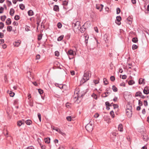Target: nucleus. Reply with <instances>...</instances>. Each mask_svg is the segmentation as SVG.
<instances>
[{"label": "nucleus", "mask_w": 149, "mask_h": 149, "mask_svg": "<svg viewBox=\"0 0 149 149\" xmlns=\"http://www.w3.org/2000/svg\"><path fill=\"white\" fill-rule=\"evenodd\" d=\"M105 91L106 92H104L103 95L105 94V96H104V97H106L108 96V95L107 94H111V93L112 92L111 90L110 87L107 88L106 89Z\"/></svg>", "instance_id": "obj_5"}, {"label": "nucleus", "mask_w": 149, "mask_h": 149, "mask_svg": "<svg viewBox=\"0 0 149 149\" xmlns=\"http://www.w3.org/2000/svg\"><path fill=\"white\" fill-rule=\"evenodd\" d=\"M103 82L104 83V84L105 85H106L108 84V81L107 79L105 78H104L103 79Z\"/></svg>", "instance_id": "obj_38"}, {"label": "nucleus", "mask_w": 149, "mask_h": 149, "mask_svg": "<svg viewBox=\"0 0 149 149\" xmlns=\"http://www.w3.org/2000/svg\"><path fill=\"white\" fill-rule=\"evenodd\" d=\"M127 110H129V111L132 110V106L131 104L130 103H128L127 104Z\"/></svg>", "instance_id": "obj_16"}, {"label": "nucleus", "mask_w": 149, "mask_h": 149, "mask_svg": "<svg viewBox=\"0 0 149 149\" xmlns=\"http://www.w3.org/2000/svg\"><path fill=\"white\" fill-rule=\"evenodd\" d=\"M28 14L29 16H32L34 15V13L32 10H30L28 11Z\"/></svg>", "instance_id": "obj_21"}, {"label": "nucleus", "mask_w": 149, "mask_h": 149, "mask_svg": "<svg viewBox=\"0 0 149 149\" xmlns=\"http://www.w3.org/2000/svg\"><path fill=\"white\" fill-rule=\"evenodd\" d=\"M126 113L127 117L129 118H130L132 117V110L129 111V110H126Z\"/></svg>", "instance_id": "obj_9"}, {"label": "nucleus", "mask_w": 149, "mask_h": 149, "mask_svg": "<svg viewBox=\"0 0 149 149\" xmlns=\"http://www.w3.org/2000/svg\"><path fill=\"white\" fill-rule=\"evenodd\" d=\"M4 24L3 23V22H0V29H2L4 27Z\"/></svg>", "instance_id": "obj_43"}, {"label": "nucleus", "mask_w": 149, "mask_h": 149, "mask_svg": "<svg viewBox=\"0 0 149 149\" xmlns=\"http://www.w3.org/2000/svg\"><path fill=\"white\" fill-rule=\"evenodd\" d=\"M143 93L144 94L147 95L149 93V87L146 86L143 90Z\"/></svg>", "instance_id": "obj_11"}, {"label": "nucleus", "mask_w": 149, "mask_h": 149, "mask_svg": "<svg viewBox=\"0 0 149 149\" xmlns=\"http://www.w3.org/2000/svg\"><path fill=\"white\" fill-rule=\"evenodd\" d=\"M12 29V27L11 26H8L7 27V30L8 31L10 32Z\"/></svg>", "instance_id": "obj_30"}, {"label": "nucleus", "mask_w": 149, "mask_h": 149, "mask_svg": "<svg viewBox=\"0 0 149 149\" xmlns=\"http://www.w3.org/2000/svg\"><path fill=\"white\" fill-rule=\"evenodd\" d=\"M113 109H115L116 108H118V105L117 104H113Z\"/></svg>", "instance_id": "obj_61"}, {"label": "nucleus", "mask_w": 149, "mask_h": 149, "mask_svg": "<svg viewBox=\"0 0 149 149\" xmlns=\"http://www.w3.org/2000/svg\"><path fill=\"white\" fill-rule=\"evenodd\" d=\"M54 130H55L56 131L58 132L59 133V131L61 130L59 128H58L56 127L55 128L54 127V128H53Z\"/></svg>", "instance_id": "obj_59"}, {"label": "nucleus", "mask_w": 149, "mask_h": 149, "mask_svg": "<svg viewBox=\"0 0 149 149\" xmlns=\"http://www.w3.org/2000/svg\"><path fill=\"white\" fill-rule=\"evenodd\" d=\"M38 92L40 94V95L42 94L43 93V91L40 88H39L38 89Z\"/></svg>", "instance_id": "obj_48"}, {"label": "nucleus", "mask_w": 149, "mask_h": 149, "mask_svg": "<svg viewBox=\"0 0 149 149\" xmlns=\"http://www.w3.org/2000/svg\"><path fill=\"white\" fill-rule=\"evenodd\" d=\"M42 36L43 34L42 33H41L38 35L37 39L38 40L40 41L42 37Z\"/></svg>", "instance_id": "obj_26"}, {"label": "nucleus", "mask_w": 149, "mask_h": 149, "mask_svg": "<svg viewBox=\"0 0 149 149\" xmlns=\"http://www.w3.org/2000/svg\"><path fill=\"white\" fill-rule=\"evenodd\" d=\"M68 2L66 1H64L63 2V5L64 6H65L67 5L68 4Z\"/></svg>", "instance_id": "obj_51"}, {"label": "nucleus", "mask_w": 149, "mask_h": 149, "mask_svg": "<svg viewBox=\"0 0 149 149\" xmlns=\"http://www.w3.org/2000/svg\"><path fill=\"white\" fill-rule=\"evenodd\" d=\"M57 26L59 29H60L62 26V24L61 22H58L57 24Z\"/></svg>", "instance_id": "obj_47"}, {"label": "nucleus", "mask_w": 149, "mask_h": 149, "mask_svg": "<svg viewBox=\"0 0 149 149\" xmlns=\"http://www.w3.org/2000/svg\"><path fill=\"white\" fill-rule=\"evenodd\" d=\"M55 86L58 87L61 89H63V87H66L67 86L65 84H59L57 83H55Z\"/></svg>", "instance_id": "obj_7"}, {"label": "nucleus", "mask_w": 149, "mask_h": 149, "mask_svg": "<svg viewBox=\"0 0 149 149\" xmlns=\"http://www.w3.org/2000/svg\"><path fill=\"white\" fill-rule=\"evenodd\" d=\"M13 44L15 46L18 47L20 43L19 42H15Z\"/></svg>", "instance_id": "obj_49"}, {"label": "nucleus", "mask_w": 149, "mask_h": 149, "mask_svg": "<svg viewBox=\"0 0 149 149\" xmlns=\"http://www.w3.org/2000/svg\"><path fill=\"white\" fill-rule=\"evenodd\" d=\"M91 96L93 97L95 100H97V95L95 93H93L92 95Z\"/></svg>", "instance_id": "obj_33"}, {"label": "nucleus", "mask_w": 149, "mask_h": 149, "mask_svg": "<svg viewBox=\"0 0 149 149\" xmlns=\"http://www.w3.org/2000/svg\"><path fill=\"white\" fill-rule=\"evenodd\" d=\"M110 138L112 141H118V134L115 132H112L110 134Z\"/></svg>", "instance_id": "obj_3"}, {"label": "nucleus", "mask_w": 149, "mask_h": 149, "mask_svg": "<svg viewBox=\"0 0 149 149\" xmlns=\"http://www.w3.org/2000/svg\"><path fill=\"white\" fill-rule=\"evenodd\" d=\"M77 26H78L77 28H78L79 26H81L80 22L79 21H77L74 23H73L72 25V27L73 28H75Z\"/></svg>", "instance_id": "obj_10"}, {"label": "nucleus", "mask_w": 149, "mask_h": 149, "mask_svg": "<svg viewBox=\"0 0 149 149\" xmlns=\"http://www.w3.org/2000/svg\"><path fill=\"white\" fill-rule=\"evenodd\" d=\"M142 95V93L141 92L139 91L136 92L135 95V97L139 96L140 97L141 96V95Z\"/></svg>", "instance_id": "obj_25"}, {"label": "nucleus", "mask_w": 149, "mask_h": 149, "mask_svg": "<svg viewBox=\"0 0 149 149\" xmlns=\"http://www.w3.org/2000/svg\"><path fill=\"white\" fill-rule=\"evenodd\" d=\"M53 10L56 12H58L59 11V8L58 6L55 5L54 6Z\"/></svg>", "instance_id": "obj_14"}, {"label": "nucleus", "mask_w": 149, "mask_h": 149, "mask_svg": "<svg viewBox=\"0 0 149 149\" xmlns=\"http://www.w3.org/2000/svg\"><path fill=\"white\" fill-rule=\"evenodd\" d=\"M144 79H143L142 78H140L139 79V84H144L145 82H144Z\"/></svg>", "instance_id": "obj_23"}, {"label": "nucleus", "mask_w": 149, "mask_h": 149, "mask_svg": "<svg viewBox=\"0 0 149 149\" xmlns=\"http://www.w3.org/2000/svg\"><path fill=\"white\" fill-rule=\"evenodd\" d=\"M4 8L2 7H0V14L3 13Z\"/></svg>", "instance_id": "obj_55"}, {"label": "nucleus", "mask_w": 149, "mask_h": 149, "mask_svg": "<svg viewBox=\"0 0 149 149\" xmlns=\"http://www.w3.org/2000/svg\"><path fill=\"white\" fill-rule=\"evenodd\" d=\"M132 41L134 43H136L138 41V39L137 37H134L132 38Z\"/></svg>", "instance_id": "obj_31"}, {"label": "nucleus", "mask_w": 149, "mask_h": 149, "mask_svg": "<svg viewBox=\"0 0 149 149\" xmlns=\"http://www.w3.org/2000/svg\"><path fill=\"white\" fill-rule=\"evenodd\" d=\"M15 10L13 8H11L10 9V14L11 16H13L14 13H15Z\"/></svg>", "instance_id": "obj_24"}, {"label": "nucleus", "mask_w": 149, "mask_h": 149, "mask_svg": "<svg viewBox=\"0 0 149 149\" xmlns=\"http://www.w3.org/2000/svg\"><path fill=\"white\" fill-rule=\"evenodd\" d=\"M104 40L105 42L108 40V36L107 34H105L104 36Z\"/></svg>", "instance_id": "obj_42"}, {"label": "nucleus", "mask_w": 149, "mask_h": 149, "mask_svg": "<svg viewBox=\"0 0 149 149\" xmlns=\"http://www.w3.org/2000/svg\"><path fill=\"white\" fill-rule=\"evenodd\" d=\"M116 20L115 22L118 25H120L121 24L120 21L122 19L121 17L120 16H118L116 17Z\"/></svg>", "instance_id": "obj_6"}, {"label": "nucleus", "mask_w": 149, "mask_h": 149, "mask_svg": "<svg viewBox=\"0 0 149 149\" xmlns=\"http://www.w3.org/2000/svg\"><path fill=\"white\" fill-rule=\"evenodd\" d=\"M45 142L46 143L49 144L50 143V138L49 137H47L45 139Z\"/></svg>", "instance_id": "obj_19"}, {"label": "nucleus", "mask_w": 149, "mask_h": 149, "mask_svg": "<svg viewBox=\"0 0 149 149\" xmlns=\"http://www.w3.org/2000/svg\"><path fill=\"white\" fill-rule=\"evenodd\" d=\"M39 145L42 149H46V146L45 145H43L40 143H39Z\"/></svg>", "instance_id": "obj_45"}, {"label": "nucleus", "mask_w": 149, "mask_h": 149, "mask_svg": "<svg viewBox=\"0 0 149 149\" xmlns=\"http://www.w3.org/2000/svg\"><path fill=\"white\" fill-rule=\"evenodd\" d=\"M134 83V81L133 80H130L128 82V84L129 85H131Z\"/></svg>", "instance_id": "obj_41"}, {"label": "nucleus", "mask_w": 149, "mask_h": 149, "mask_svg": "<svg viewBox=\"0 0 149 149\" xmlns=\"http://www.w3.org/2000/svg\"><path fill=\"white\" fill-rule=\"evenodd\" d=\"M6 2L8 7H10L12 4L11 2L8 0H7L6 1Z\"/></svg>", "instance_id": "obj_37"}, {"label": "nucleus", "mask_w": 149, "mask_h": 149, "mask_svg": "<svg viewBox=\"0 0 149 149\" xmlns=\"http://www.w3.org/2000/svg\"><path fill=\"white\" fill-rule=\"evenodd\" d=\"M24 124V120H19L17 122V125L19 127L22 124Z\"/></svg>", "instance_id": "obj_12"}, {"label": "nucleus", "mask_w": 149, "mask_h": 149, "mask_svg": "<svg viewBox=\"0 0 149 149\" xmlns=\"http://www.w3.org/2000/svg\"><path fill=\"white\" fill-rule=\"evenodd\" d=\"M98 79L97 80H93V82L94 83H95V84H98V83H99V78H98Z\"/></svg>", "instance_id": "obj_62"}, {"label": "nucleus", "mask_w": 149, "mask_h": 149, "mask_svg": "<svg viewBox=\"0 0 149 149\" xmlns=\"http://www.w3.org/2000/svg\"><path fill=\"white\" fill-rule=\"evenodd\" d=\"M123 125L122 124H120L118 126V130L120 132H122L123 131Z\"/></svg>", "instance_id": "obj_17"}, {"label": "nucleus", "mask_w": 149, "mask_h": 149, "mask_svg": "<svg viewBox=\"0 0 149 149\" xmlns=\"http://www.w3.org/2000/svg\"><path fill=\"white\" fill-rule=\"evenodd\" d=\"M29 104L31 107L33 106V101H32L31 99L29 100Z\"/></svg>", "instance_id": "obj_29"}, {"label": "nucleus", "mask_w": 149, "mask_h": 149, "mask_svg": "<svg viewBox=\"0 0 149 149\" xmlns=\"http://www.w3.org/2000/svg\"><path fill=\"white\" fill-rule=\"evenodd\" d=\"M66 119L68 121H71L72 120V117L70 116H67Z\"/></svg>", "instance_id": "obj_56"}, {"label": "nucleus", "mask_w": 149, "mask_h": 149, "mask_svg": "<svg viewBox=\"0 0 149 149\" xmlns=\"http://www.w3.org/2000/svg\"><path fill=\"white\" fill-rule=\"evenodd\" d=\"M11 19L10 18L7 19L6 22V25H9L11 24Z\"/></svg>", "instance_id": "obj_20"}, {"label": "nucleus", "mask_w": 149, "mask_h": 149, "mask_svg": "<svg viewBox=\"0 0 149 149\" xmlns=\"http://www.w3.org/2000/svg\"><path fill=\"white\" fill-rule=\"evenodd\" d=\"M63 37H64L63 35H62L60 36L58 38L57 41H61L62 40H63Z\"/></svg>", "instance_id": "obj_34"}, {"label": "nucleus", "mask_w": 149, "mask_h": 149, "mask_svg": "<svg viewBox=\"0 0 149 149\" xmlns=\"http://www.w3.org/2000/svg\"><path fill=\"white\" fill-rule=\"evenodd\" d=\"M38 116L40 122H41V115L40 113H38Z\"/></svg>", "instance_id": "obj_54"}, {"label": "nucleus", "mask_w": 149, "mask_h": 149, "mask_svg": "<svg viewBox=\"0 0 149 149\" xmlns=\"http://www.w3.org/2000/svg\"><path fill=\"white\" fill-rule=\"evenodd\" d=\"M110 80L112 81H114L115 79V77L114 76H111L110 77Z\"/></svg>", "instance_id": "obj_53"}, {"label": "nucleus", "mask_w": 149, "mask_h": 149, "mask_svg": "<svg viewBox=\"0 0 149 149\" xmlns=\"http://www.w3.org/2000/svg\"><path fill=\"white\" fill-rule=\"evenodd\" d=\"M18 99H16L14 100V105L17 104L18 103Z\"/></svg>", "instance_id": "obj_58"}, {"label": "nucleus", "mask_w": 149, "mask_h": 149, "mask_svg": "<svg viewBox=\"0 0 149 149\" xmlns=\"http://www.w3.org/2000/svg\"><path fill=\"white\" fill-rule=\"evenodd\" d=\"M85 93H82V94H81V95L80 96V95L79 94V95H77V98H76V97H75V98H76V100L75 101V102H76L77 103H79L80 101H80H79V99H78V98L79 97H83L84 95H85Z\"/></svg>", "instance_id": "obj_13"}, {"label": "nucleus", "mask_w": 149, "mask_h": 149, "mask_svg": "<svg viewBox=\"0 0 149 149\" xmlns=\"http://www.w3.org/2000/svg\"><path fill=\"white\" fill-rule=\"evenodd\" d=\"M6 18V16L5 15L2 16L0 17L1 20L3 22H4Z\"/></svg>", "instance_id": "obj_28"}, {"label": "nucleus", "mask_w": 149, "mask_h": 149, "mask_svg": "<svg viewBox=\"0 0 149 149\" xmlns=\"http://www.w3.org/2000/svg\"><path fill=\"white\" fill-rule=\"evenodd\" d=\"M36 21H37V23L36 24L37 25V29H38V26L40 25V22L41 20L40 19V16H37L36 18Z\"/></svg>", "instance_id": "obj_15"}, {"label": "nucleus", "mask_w": 149, "mask_h": 149, "mask_svg": "<svg viewBox=\"0 0 149 149\" xmlns=\"http://www.w3.org/2000/svg\"><path fill=\"white\" fill-rule=\"evenodd\" d=\"M93 125L91 123H88L85 126V128L87 131L91 132L93 130Z\"/></svg>", "instance_id": "obj_4"}, {"label": "nucleus", "mask_w": 149, "mask_h": 149, "mask_svg": "<svg viewBox=\"0 0 149 149\" xmlns=\"http://www.w3.org/2000/svg\"><path fill=\"white\" fill-rule=\"evenodd\" d=\"M30 28V27L29 26H28L27 25H26L25 26V31H30V30L29 29Z\"/></svg>", "instance_id": "obj_57"}, {"label": "nucleus", "mask_w": 149, "mask_h": 149, "mask_svg": "<svg viewBox=\"0 0 149 149\" xmlns=\"http://www.w3.org/2000/svg\"><path fill=\"white\" fill-rule=\"evenodd\" d=\"M110 114L112 118H113L115 117V115L113 111H111L110 113Z\"/></svg>", "instance_id": "obj_39"}, {"label": "nucleus", "mask_w": 149, "mask_h": 149, "mask_svg": "<svg viewBox=\"0 0 149 149\" xmlns=\"http://www.w3.org/2000/svg\"><path fill=\"white\" fill-rule=\"evenodd\" d=\"M132 49L134 50L137 49L138 48V46L136 45L133 44L132 46Z\"/></svg>", "instance_id": "obj_40"}, {"label": "nucleus", "mask_w": 149, "mask_h": 149, "mask_svg": "<svg viewBox=\"0 0 149 149\" xmlns=\"http://www.w3.org/2000/svg\"><path fill=\"white\" fill-rule=\"evenodd\" d=\"M112 89L114 92H116L118 91V88L115 85H113L112 86Z\"/></svg>", "instance_id": "obj_35"}, {"label": "nucleus", "mask_w": 149, "mask_h": 149, "mask_svg": "<svg viewBox=\"0 0 149 149\" xmlns=\"http://www.w3.org/2000/svg\"><path fill=\"white\" fill-rule=\"evenodd\" d=\"M121 10L119 8H116V14H119Z\"/></svg>", "instance_id": "obj_52"}, {"label": "nucleus", "mask_w": 149, "mask_h": 149, "mask_svg": "<svg viewBox=\"0 0 149 149\" xmlns=\"http://www.w3.org/2000/svg\"><path fill=\"white\" fill-rule=\"evenodd\" d=\"M70 36L71 34L70 33H68L65 36V38L67 39L68 40L70 38Z\"/></svg>", "instance_id": "obj_44"}, {"label": "nucleus", "mask_w": 149, "mask_h": 149, "mask_svg": "<svg viewBox=\"0 0 149 149\" xmlns=\"http://www.w3.org/2000/svg\"><path fill=\"white\" fill-rule=\"evenodd\" d=\"M143 139L144 141H147L148 139V136L147 135H143Z\"/></svg>", "instance_id": "obj_36"}, {"label": "nucleus", "mask_w": 149, "mask_h": 149, "mask_svg": "<svg viewBox=\"0 0 149 149\" xmlns=\"http://www.w3.org/2000/svg\"><path fill=\"white\" fill-rule=\"evenodd\" d=\"M20 8L22 10H23L25 8V6L22 3L20 4L19 5Z\"/></svg>", "instance_id": "obj_27"}, {"label": "nucleus", "mask_w": 149, "mask_h": 149, "mask_svg": "<svg viewBox=\"0 0 149 149\" xmlns=\"http://www.w3.org/2000/svg\"><path fill=\"white\" fill-rule=\"evenodd\" d=\"M74 47L75 48L76 51H74L73 50H72L71 49H69L68 51H67L66 49H65V51L68 56V57L70 60L74 58V55H76V52H77V47L75 46H74Z\"/></svg>", "instance_id": "obj_2"}, {"label": "nucleus", "mask_w": 149, "mask_h": 149, "mask_svg": "<svg viewBox=\"0 0 149 149\" xmlns=\"http://www.w3.org/2000/svg\"><path fill=\"white\" fill-rule=\"evenodd\" d=\"M105 105L106 107L108 106V107H111L112 106V105H111V104H110L109 102L108 101L106 102L105 103Z\"/></svg>", "instance_id": "obj_50"}, {"label": "nucleus", "mask_w": 149, "mask_h": 149, "mask_svg": "<svg viewBox=\"0 0 149 149\" xmlns=\"http://www.w3.org/2000/svg\"><path fill=\"white\" fill-rule=\"evenodd\" d=\"M25 122L26 124L28 125H30L32 123V121L30 119L26 120Z\"/></svg>", "instance_id": "obj_22"}, {"label": "nucleus", "mask_w": 149, "mask_h": 149, "mask_svg": "<svg viewBox=\"0 0 149 149\" xmlns=\"http://www.w3.org/2000/svg\"><path fill=\"white\" fill-rule=\"evenodd\" d=\"M10 95V96L12 97H13L14 96L15 93H14L12 91L11 92L9 93Z\"/></svg>", "instance_id": "obj_60"}, {"label": "nucleus", "mask_w": 149, "mask_h": 149, "mask_svg": "<svg viewBox=\"0 0 149 149\" xmlns=\"http://www.w3.org/2000/svg\"><path fill=\"white\" fill-rule=\"evenodd\" d=\"M59 55V53L58 51H56L55 52V55L58 56Z\"/></svg>", "instance_id": "obj_63"}, {"label": "nucleus", "mask_w": 149, "mask_h": 149, "mask_svg": "<svg viewBox=\"0 0 149 149\" xmlns=\"http://www.w3.org/2000/svg\"><path fill=\"white\" fill-rule=\"evenodd\" d=\"M127 20L128 22V24H132V19L131 18L128 17L127 19Z\"/></svg>", "instance_id": "obj_32"}, {"label": "nucleus", "mask_w": 149, "mask_h": 149, "mask_svg": "<svg viewBox=\"0 0 149 149\" xmlns=\"http://www.w3.org/2000/svg\"><path fill=\"white\" fill-rule=\"evenodd\" d=\"M91 76V72L89 71H86V70L84 71V77L81 81V83L83 84L86 82L90 78Z\"/></svg>", "instance_id": "obj_1"}, {"label": "nucleus", "mask_w": 149, "mask_h": 149, "mask_svg": "<svg viewBox=\"0 0 149 149\" xmlns=\"http://www.w3.org/2000/svg\"><path fill=\"white\" fill-rule=\"evenodd\" d=\"M20 19V17L19 15H16L14 17V19L16 20H18Z\"/></svg>", "instance_id": "obj_46"}, {"label": "nucleus", "mask_w": 149, "mask_h": 149, "mask_svg": "<svg viewBox=\"0 0 149 149\" xmlns=\"http://www.w3.org/2000/svg\"><path fill=\"white\" fill-rule=\"evenodd\" d=\"M96 8L97 9L100 10V11L101 12L103 9L104 6L102 4H96Z\"/></svg>", "instance_id": "obj_8"}, {"label": "nucleus", "mask_w": 149, "mask_h": 149, "mask_svg": "<svg viewBox=\"0 0 149 149\" xmlns=\"http://www.w3.org/2000/svg\"><path fill=\"white\" fill-rule=\"evenodd\" d=\"M86 22L84 24L82 25L80 28V32L82 33H83L85 31V27H84V26L86 24Z\"/></svg>", "instance_id": "obj_18"}, {"label": "nucleus", "mask_w": 149, "mask_h": 149, "mask_svg": "<svg viewBox=\"0 0 149 149\" xmlns=\"http://www.w3.org/2000/svg\"><path fill=\"white\" fill-rule=\"evenodd\" d=\"M144 105L145 107H146L148 105V103L147 100H144L143 101Z\"/></svg>", "instance_id": "obj_64"}]
</instances>
